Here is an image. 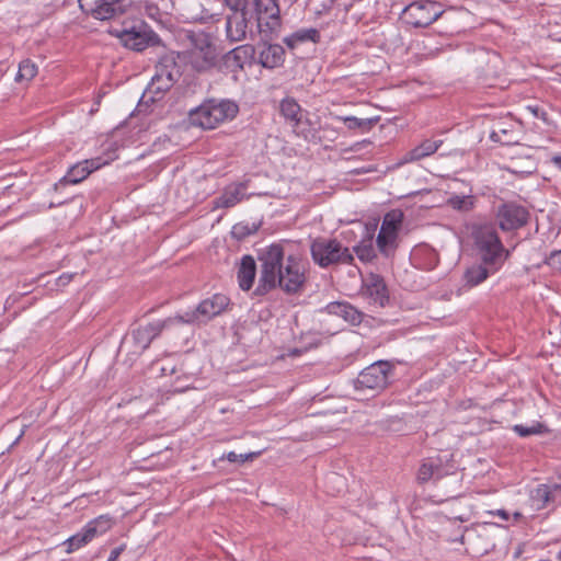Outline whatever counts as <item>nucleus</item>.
<instances>
[{
    "label": "nucleus",
    "mask_w": 561,
    "mask_h": 561,
    "mask_svg": "<svg viewBox=\"0 0 561 561\" xmlns=\"http://www.w3.org/2000/svg\"><path fill=\"white\" fill-rule=\"evenodd\" d=\"M260 277L254 294L263 296L279 287L288 295L304 290L308 279V263L299 255H285L282 243H272L259 253Z\"/></svg>",
    "instance_id": "nucleus-1"
},
{
    "label": "nucleus",
    "mask_w": 561,
    "mask_h": 561,
    "mask_svg": "<svg viewBox=\"0 0 561 561\" xmlns=\"http://www.w3.org/2000/svg\"><path fill=\"white\" fill-rule=\"evenodd\" d=\"M239 106L230 100L209 99L188 112L190 124L203 129H215L220 124L232 121Z\"/></svg>",
    "instance_id": "nucleus-2"
},
{
    "label": "nucleus",
    "mask_w": 561,
    "mask_h": 561,
    "mask_svg": "<svg viewBox=\"0 0 561 561\" xmlns=\"http://www.w3.org/2000/svg\"><path fill=\"white\" fill-rule=\"evenodd\" d=\"M230 3L245 10L264 38H271L279 30L280 15L276 0H230Z\"/></svg>",
    "instance_id": "nucleus-3"
},
{
    "label": "nucleus",
    "mask_w": 561,
    "mask_h": 561,
    "mask_svg": "<svg viewBox=\"0 0 561 561\" xmlns=\"http://www.w3.org/2000/svg\"><path fill=\"white\" fill-rule=\"evenodd\" d=\"M310 255L320 268H334L354 263L353 252L336 238L317 237L310 242Z\"/></svg>",
    "instance_id": "nucleus-4"
},
{
    "label": "nucleus",
    "mask_w": 561,
    "mask_h": 561,
    "mask_svg": "<svg viewBox=\"0 0 561 561\" xmlns=\"http://www.w3.org/2000/svg\"><path fill=\"white\" fill-rule=\"evenodd\" d=\"M186 38L190 42V48L186 51L187 64L198 72L214 68L218 53L210 35L203 31H188Z\"/></svg>",
    "instance_id": "nucleus-5"
},
{
    "label": "nucleus",
    "mask_w": 561,
    "mask_h": 561,
    "mask_svg": "<svg viewBox=\"0 0 561 561\" xmlns=\"http://www.w3.org/2000/svg\"><path fill=\"white\" fill-rule=\"evenodd\" d=\"M230 305V299L224 294H215L202 300L194 310L174 316L176 323L205 324L225 312Z\"/></svg>",
    "instance_id": "nucleus-6"
},
{
    "label": "nucleus",
    "mask_w": 561,
    "mask_h": 561,
    "mask_svg": "<svg viewBox=\"0 0 561 561\" xmlns=\"http://www.w3.org/2000/svg\"><path fill=\"white\" fill-rule=\"evenodd\" d=\"M392 364L387 360H378L363 369L354 381L358 392H370L371 396L387 388Z\"/></svg>",
    "instance_id": "nucleus-7"
},
{
    "label": "nucleus",
    "mask_w": 561,
    "mask_h": 561,
    "mask_svg": "<svg viewBox=\"0 0 561 561\" xmlns=\"http://www.w3.org/2000/svg\"><path fill=\"white\" fill-rule=\"evenodd\" d=\"M111 34L118 37L125 47L136 51H142L158 42V36L142 21L129 27L114 28Z\"/></svg>",
    "instance_id": "nucleus-8"
},
{
    "label": "nucleus",
    "mask_w": 561,
    "mask_h": 561,
    "mask_svg": "<svg viewBox=\"0 0 561 561\" xmlns=\"http://www.w3.org/2000/svg\"><path fill=\"white\" fill-rule=\"evenodd\" d=\"M500 526L492 522H483L466 527L463 534L459 537L460 543L469 542L471 549L477 553H486L495 547V537L493 531Z\"/></svg>",
    "instance_id": "nucleus-9"
},
{
    "label": "nucleus",
    "mask_w": 561,
    "mask_h": 561,
    "mask_svg": "<svg viewBox=\"0 0 561 561\" xmlns=\"http://www.w3.org/2000/svg\"><path fill=\"white\" fill-rule=\"evenodd\" d=\"M181 76L180 67L173 57L165 56L156 65V72L148 85V91L156 95L169 91Z\"/></svg>",
    "instance_id": "nucleus-10"
},
{
    "label": "nucleus",
    "mask_w": 561,
    "mask_h": 561,
    "mask_svg": "<svg viewBox=\"0 0 561 561\" xmlns=\"http://www.w3.org/2000/svg\"><path fill=\"white\" fill-rule=\"evenodd\" d=\"M474 237L481 260L485 264L499 265L502 260L504 247L496 231L490 226H483L476 231Z\"/></svg>",
    "instance_id": "nucleus-11"
},
{
    "label": "nucleus",
    "mask_w": 561,
    "mask_h": 561,
    "mask_svg": "<svg viewBox=\"0 0 561 561\" xmlns=\"http://www.w3.org/2000/svg\"><path fill=\"white\" fill-rule=\"evenodd\" d=\"M495 219L501 230L513 231L528 222L529 211L522 205L506 202L496 208Z\"/></svg>",
    "instance_id": "nucleus-12"
},
{
    "label": "nucleus",
    "mask_w": 561,
    "mask_h": 561,
    "mask_svg": "<svg viewBox=\"0 0 561 561\" xmlns=\"http://www.w3.org/2000/svg\"><path fill=\"white\" fill-rule=\"evenodd\" d=\"M80 9L95 20L107 21L123 15L128 4L110 0H78Z\"/></svg>",
    "instance_id": "nucleus-13"
},
{
    "label": "nucleus",
    "mask_w": 561,
    "mask_h": 561,
    "mask_svg": "<svg viewBox=\"0 0 561 561\" xmlns=\"http://www.w3.org/2000/svg\"><path fill=\"white\" fill-rule=\"evenodd\" d=\"M407 22L414 27H426L434 23L442 14L435 2L416 1L404 9Z\"/></svg>",
    "instance_id": "nucleus-14"
},
{
    "label": "nucleus",
    "mask_w": 561,
    "mask_h": 561,
    "mask_svg": "<svg viewBox=\"0 0 561 561\" xmlns=\"http://www.w3.org/2000/svg\"><path fill=\"white\" fill-rule=\"evenodd\" d=\"M173 324H176L175 319L174 317H170L165 320L156 321L135 329L131 332V339L135 346L134 353L141 354L165 328Z\"/></svg>",
    "instance_id": "nucleus-15"
},
{
    "label": "nucleus",
    "mask_w": 561,
    "mask_h": 561,
    "mask_svg": "<svg viewBox=\"0 0 561 561\" xmlns=\"http://www.w3.org/2000/svg\"><path fill=\"white\" fill-rule=\"evenodd\" d=\"M224 3L231 10V14L227 16L226 21V35L230 42H241L245 38L249 24L252 23L248 13L243 9H237L230 0H222Z\"/></svg>",
    "instance_id": "nucleus-16"
},
{
    "label": "nucleus",
    "mask_w": 561,
    "mask_h": 561,
    "mask_svg": "<svg viewBox=\"0 0 561 561\" xmlns=\"http://www.w3.org/2000/svg\"><path fill=\"white\" fill-rule=\"evenodd\" d=\"M363 295L369 299L370 304L383 307L388 300V289L383 278L378 274H369L362 287Z\"/></svg>",
    "instance_id": "nucleus-17"
},
{
    "label": "nucleus",
    "mask_w": 561,
    "mask_h": 561,
    "mask_svg": "<svg viewBox=\"0 0 561 561\" xmlns=\"http://www.w3.org/2000/svg\"><path fill=\"white\" fill-rule=\"evenodd\" d=\"M247 187V181L227 185L220 196L213 201L214 208H230L236 206L244 198Z\"/></svg>",
    "instance_id": "nucleus-18"
},
{
    "label": "nucleus",
    "mask_w": 561,
    "mask_h": 561,
    "mask_svg": "<svg viewBox=\"0 0 561 561\" xmlns=\"http://www.w3.org/2000/svg\"><path fill=\"white\" fill-rule=\"evenodd\" d=\"M324 311L330 316L342 318L351 325H359L363 321V312L346 301H333L327 305Z\"/></svg>",
    "instance_id": "nucleus-19"
},
{
    "label": "nucleus",
    "mask_w": 561,
    "mask_h": 561,
    "mask_svg": "<svg viewBox=\"0 0 561 561\" xmlns=\"http://www.w3.org/2000/svg\"><path fill=\"white\" fill-rule=\"evenodd\" d=\"M104 164L101 158L84 160L71 167L62 181L69 184H77L87 179L93 171Z\"/></svg>",
    "instance_id": "nucleus-20"
},
{
    "label": "nucleus",
    "mask_w": 561,
    "mask_h": 561,
    "mask_svg": "<svg viewBox=\"0 0 561 561\" xmlns=\"http://www.w3.org/2000/svg\"><path fill=\"white\" fill-rule=\"evenodd\" d=\"M442 145V139H425L419 146L407 151L399 161V164L410 163L430 157L435 153Z\"/></svg>",
    "instance_id": "nucleus-21"
},
{
    "label": "nucleus",
    "mask_w": 561,
    "mask_h": 561,
    "mask_svg": "<svg viewBox=\"0 0 561 561\" xmlns=\"http://www.w3.org/2000/svg\"><path fill=\"white\" fill-rule=\"evenodd\" d=\"M448 474V469L439 457L425 459L419 468L417 481L426 483L431 479H440Z\"/></svg>",
    "instance_id": "nucleus-22"
},
{
    "label": "nucleus",
    "mask_w": 561,
    "mask_h": 561,
    "mask_svg": "<svg viewBox=\"0 0 561 561\" xmlns=\"http://www.w3.org/2000/svg\"><path fill=\"white\" fill-rule=\"evenodd\" d=\"M279 113L287 124L296 133V129L302 122V108L299 103L291 96L284 98L279 102Z\"/></svg>",
    "instance_id": "nucleus-23"
},
{
    "label": "nucleus",
    "mask_w": 561,
    "mask_h": 561,
    "mask_svg": "<svg viewBox=\"0 0 561 561\" xmlns=\"http://www.w3.org/2000/svg\"><path fill=\"white\" fill-rule=\"evenodd\" d=\"M255 48L252 45H241L225 55V64L231 71L242 70L244 64L253 58Z\"/></svg>",
    "instance_id": "nucleus-24"
},
{
    "label": "nucleus",
    "mask_w": 561,
    "mask_h": 561,
    "mask_svg": "<svg viewBox=\"0 0 561 561\" xmlns=\"http://www.w3.org/2000/svg\"><path fill=\"white\" fill-rule=\"evenodd\" d=\"M497 270L495 264H485L483 261L479 264L469 266L465 274L463 279L467 286L474 287L484 282L490 274H493Z\"/></svg>",
    "instance_id": "nucleus-25"
},
{
    "label": "nucleus",
    "mask_w": 561,
    "mask_h": 561,
    "mask_svg": "<svg viewBox=\"0 0 561 561\" xmlns=\"http://www.w3.org/2000/svg\"><path fill=\"white\" fill-rule=\"evenodd\" d=\"M490 139L505 146L517 144L518 134L515 124L512 122L496 124L490 134Z\"/></svg>",
    "instance_id": "nucleus-26"
},
{
    "label": "nucleus",
    "mask_w": 561,
    "mask_h": 561,
    "mask_svg": "<svg viewBox=\"0 0 561 561\" xmlns=\"http://www.w3.org/2000/svg\"><path fill=\"white\" fill-rule=\"evenodd\" d=\"M285 50L278 44L265 45L259 54V62L265 68H276L284 62Z\"/></svg>",
    "instance_id": "nucleus-27"
},
{
    "label": "nucleus",
    "mask_w": 561,
    "mask_h": 561,
    "mask_svg": "<svg viewBox=\"0 0 561 561\" xmlns=\"http://www.w3.org/2000/svg\"><path fill=\"white\" fill-rule=\"evenodd\" d=\"M96 520L89 523L80 533L68 538L64 545L67 547L66 552L71 553L82 546L90 542L98 534Z\"/></svg>",
    "instance_id": "nucleus-28"
},
{
    "label": "nucleus",
    "mask_w": 561,
    "mask_h": 561,
    "mask_svg": "<svg viewBox=\"0 0 561 561\" xmlns=\"http://www.w3.org/2000/svg\"><path fill=\"white\" fill-rule=\"evenodd\" d=\"M256 264L251 255H244L238 268V282L242 290H249L254 282Z\"/></svg>",
    "instance_id": "nucleus-29"
},
{
    "label": "nucleus",
    "mask_w": 561,
    "mask_h": 561,
    "mask_svg": "<svg viewBox=\"0 0 561 561\" xmlns=\"http://www.w3.org/2000/svg\"><path fill=\"white\" fill-rule=\"evenodd\" d=\"M319 41H320V32L314 27L298 30L285 38L286 45L290 48H294L297 44H300V43H305V42L318 43Z\"/></svg>",
    "instance_id": "nucleus-30"
},
{
    "label": "nucleus",
    "mask_w": 561,
    "mask_h": 561,
    "mask_svg": "<svg viewBox=\"0 0 561 561\" xmlns=\"http://www.w3.org/2000/svg\"><path fill=\"white\" fill-rule=\"evenodd\" d=\"M402 221L403 213L399 209L391 210L385 215L379 231L398 236Z\"/></svg>",
    "instance_id": "nucleus-31"
},
{
    "label": "nucleus",
    "mask_w": 561,
    "mask_h": 561,
    "mask_svg": "<svg viewBox=\"0 0 561 561\" xmlns=\"http://www.w3.org/2000/svg\"><path fill=\"white\" fill-rule=\"evenodd\" d=\"M351 251L364 263L371 262L376 257L371 238L360 241Z\"/></svg>",
    "instance_id": "nucleus-32"
},
{
    "label": "nucleus",
    "mask_w": 561,
    "mask_h": 561,
    "mask_svg": "<svg viewBox=\"0 0 561 561\" xmlns=\"http://www.w3.org/2000/svg\"><path fill=\"white\" fill-rule=\"evenodd\" d=\"M446 204L455 210L467 213L474 207V196L472 195H453Z\"/></svg>",
    "instance_id": "nucleus-33"
},
{
    "label": "nucleus",
    "mask_w": 561,
    "mask_h": 561,
    "mask_svg": "<svg viewBox=\"0 0 561 561\" xmlns=\"http://www.w3.org/2000/svg\"><path fill=\"white\" fill-rule=\"evenodd\" d=\"M348 129L368 131L377 123V118H357L355 116L341 117Z\"/></svg>",
    "instance_id": "nucleus-34"
},
{
    "label": "nucleus",
    "mask_w": 561,
    "mask_h": 561,
    "mask_svg": "<svg viewBox=\"0 0 561 561\" xmlns=\"http://www.w3.org/2000/svg\"><path fill=\"white\" fill-rule=\"evenodd\" d=\"M37 66L31 59H24L19 65L15 81H31L37 75Z\"/></svg>",
    "instance_id": "nucleus-35"
},
{
    "label": "nucleus",
    "mask_w": 561,
    "mask_h": 561,
    "mask_svg": "<svg viewBox=\"0 0 561 561\" xmlns=\"http://www.w3.org/2000/svg\"><path fill=\"white\" fill-rule=\"evenodd\" d=\"M397 237L398 236H394L392 233L379 231L376 240L379 251L382 254L388 255L389 251L394 249L396 247Z\"/></svg>",
    "instance_id": "nucleus-36"
},
{
    "label": "nucleus",
    "mask_w": 561,
    "mask_h": 561,
    "mask_svg": "<svg viewBox=\"0 0 561 561\" xmlns=\"http://www.w3.org/2000/svg\"><path fill=\"white\" fill-rule=\"evenodd\" d=\"M531 497L535 502L538 503L539 507L545 506L551 499L550 488L546 484L538 485L531 494Z\"/></svg>",
    "instance_id": "nucleus-37"
},
{
    "label": "nucleus",
    "mask_w": 561,
    "mask_h": 561,
    "mask_svg": "<svg viewBox=\"0 0 561 561\" xmlns=\"http://www.w3.org/2000/svg\"><path fill=\"white\" fill-rule=\"evenodd\" d=\"M257 228L255 226H249L248 224L239 222L232 227L231 236L236 240H243L247 237L253 234Z\"/></svg>",
    "instance_id": "nucleus-38"
},
{
    "label": "nucleus",
    "mask_w": 561,
    "mask_h": 561,
    "mask_svg": "<svg viewBox=\"0 0 561 561\" xmlns=\"http://www.w3.org/2000/svg\"><path fill=\"white\" fill-rule=\"evenodd\" d=\"M543 428L545 426L539 422H535L531 426H525L520 424H516L513 426V431L517 433L520 437L541 434L543 432Z\"/></svg>",
    "instance_id": "nucleus-39"
},
{
    "label": "nucleus",
    "mask_w": 561,
    "mask_h": 561,
    "mask_svg": "<svg viewBox=\"0 0 561 561\" xmlns=\"http://www.w3.org/2000/svg\"><path fill=\"white\" fill-rule=\"evenodd\" d=\"M261 453H249V454H236L234 451H229L227 455H224L220 459H227L230 462H245L248 460H252L256 458Z\"/></svg>",
    "instance_id": "nucleus-40"
},
{
    "label": "nucleus",
    "mask_w": 561,
    "mask_h": 561,
    "mask_svg": "<svg viewBox=\"0 0 561 561\" xmlns=\"http://www.w3.org/2000/svg\"><path fill=\"white\" fill-rule=\"evenodd\" d=\"M546 262L550 267L561 271V250L552 252Z\"/></svg>",
    "instance_id": "nucleus-41"
},
{
    "label": "nucleus",
    "mask_w": 561,
    "mask_h": 561,
    "mask_svg": "<svg viewBox=\"0 0 561 561\" xmlns=\"http://www.w3.org/2000/svg\"><path fill=\"white\" fill-rule=\"evenodd\" d=\"M124 549H125V546H119V547L114 548L111 551V556L107 561H117L118 557L122 554Z\"/></svg>",
    "instance_id": "nucleus-42"
},
{
    "label": "nucleus",
    "mask_w": 561,
    "mask_h": 561,
    "mask_svg": "<svg viewBox=\"0 0 561 561\" xmlns=\"http://www.w3.org/2000/svg\"><path fill=\"white\" fill-rule=\"evenodd\" d=\"M328 481L336 485H344V479L336 473L329 476Z\"/></svg>",
    "instance_id": "nucleus-43"
},
{
    "label": "nucleus",
    "mask_w": 561,
    "mask_h": 561,
    "mask_svg": "<svg viewBox=\"0 0 561 561\" xmlns=\"http://www.w3.org/2000/svg\"><path fill=\"white\" fill-rule=\"evenodd\" d=\"M489 514L497 515L504 520L508 519V513L505 510H497L496 512H489Z\"/></svg>",
    "instance_id": "nucleus-44"
},
{
    "label": "nucleus",
    "mask_w": 561,
    "mask_h": 561,
    "mask_svg": "<svg viewBox=\"0 0 561 561\" xmlns=\"http://www.w3.org/2000/svg\"><path fill=\"white\" fill-rule=\"evenodd\" d=\"M551 162L556 168L561 170V156H553Z\"/></svg>",
    "instance_id": "nucleus-45"
},
{
    "label": "nucleus",
    "mask_w": 561,
    "mask_h": 561,
    "mask_svg": "<svg viewBox=\"0 0 561 561\" xmlns=\"http://www.w3.org/2000/svg\"><path fill=\"white\" fill-rule=\"evenodd\" d=\"M451 519L463 523V522L469 520V515L460 514V516H451Z\"/></svg>",
    "instance_id": "nucleus-46"
},
{
    "label": "nucleus",
    "mask_w": 561,
    "mask_h": 561,
    "mask_svg": "<svg viewBox=\"0 0 561 561\" xmlns=\"http://www.w3.org/2000/svg\"><path fill=\"white\" fill-rule=\"evenodd\" d=\"M70 278H71V276H65V275L60 276V279H61V280H64V279H65V280L69 282V280H70Z\"/></svg>",
    "instance_id": "nucleus-47"
},
{
    "label": "nucleus",
    "mask_w": 561,
    "mask_h": 561,
    "mask_svg": "<svg viewBox=\"0 0 561 561\" xmlns=\"http://www.w3.org/2000/svg\"><path fill=\"white\" fill-rule=\"evenodd\" d=\"M514 517H515V518H519V517H522V514H520V513H518V512H516V513L514 514Z\"/></svg>",
    "instance_id": "nucleus-48"
}]
</instances>
